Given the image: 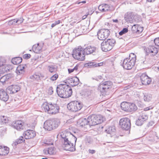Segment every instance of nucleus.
I'll return each mask as SVG.
<instances>
[{"instance_id": "20", "label": "nucleus", "mask_w": 159, "mask_h": 159, "mask_svg": "<svg viewBox=\"0 0 159 159\" xmlns=\"http://www.w3.org/2000/svg\"><path fill=\"white\" fill-rule=\"evenodd\" d=\"M2 66L0 67V71L2 73L7 72L12 70V66L10 65H4L3 64H2Z\"/></svg>"}, {"instance_id": "59", "label": "nucleus", "mask_w": 159, "mask_h": 159, "mask_svg": "<svg viewBox=\"0 0 159 159\" xmlns=\"http://www.w3.org/2000/svg\"><path fill=\"white\" fill-rule=\"evenodd\" d=\"M89 153H91V154H94L96 152V151L95 150H91V149H89Z\"/></svg>"}, {"instance_id": "30", "label": "nucleus", "mask_w": 159, "mask_h": 159, "mask_svg": "<svg viewBox=\"0 0 159 159\" xmlns=\"http://www.w3.org/2000/svg\"><path fill=\"white\" fill-rule=\"evenodd\" d=\"M44 76L43 75L39 73H37L34 74L31 77V78L37 81H39L40 80V78H43Z\"/></svg>"}, {"instance_id": "57", "label": "nucleus", "mask_w": 159, "mask_h": 159, "mask_svg": "<svg viewBox=\"0 0 159 159\" xmlns=\"http://www.w3.org/2000/svg\"><path fill=\"white\" fill-rule=\"evenodd\" d=\"M92 143V140L90 138H88L87 139L86 143H87L90 144Z\"/></svg>"}, {"instance_id": "62", "label": "nucleus", "mask_w": 159, "mask_h": 159, "mask_svg": "<svg viewBox=\"0 0 159 159\" xmlns=\"http://www.w3.org/2000/svg\"><path fill=\"white\" fill-rule=\"evenodd\" d=\"M68 72H69V73H70L73 72L74 71V70L73 69H68Z\"/></svg>"}, {"instance_id": "11", "label": "nucleus", "mask_w": 159, "mask_h": 159, "mask_svg": "<svg viewBox=\"0 0 159 159\" xmlns=\"http://www.w3.org/2000/svg\"><path fill=\"white\" fill-rule=\"evenodd\" d=\"M135 64L133 61L130 60L129 59L125 58L123 60L122 66L124 69L126 70H130L134 66Z\"/></svg>"}, {"instance_id": "19", "label": "nucleus", "mask_w": 159, "mask_h": 159, "mask_svg": "<svg viewBox=\"0 0 159 159\" xmlns=\"http://www.w3.org/2000/svg\"><path fill=\"white\" fill-rule=\"evenodd\" d=\"M43 47V45L42 44L38 43L33 46L32 49L35 53H38L42 52Z\"/></svg>"}, {"instance_id": "49", "label": "nucleus", "mask_w": 159, "mask_h": 159, "mask_svg": "<svg viewBox=\"0 0 159 159\" xmlns=\"http://www.w3.org/2000/svg\"><path fill=\"white\" fill-rule=\"evenodd\" d=\"M81 28L80 29L79 28H77L74 30L73 32L76 33V34L77 35V36L80 35L81 34H80V33H79L78 32H80V31L81 30Z\"/></svg>"}, {"instance_id": "35", "label": "nucleus", "mask_w": 159, "mask_h": 159, "mask_svg": "<svg viewBox=\"0 0 159 159\" xmlns=\"http://www.w3.org/2000/svg\"><path fill=\"white\" fill-rule=\"evenodd\" d=\"M143 98L145 102H149L152 99V96L150 94L147 93H143Z\"/></svg>"}, {"instance_id": "24", "label": "nucleus", "mask_w": 159, "mask_h": 159, "mask_svg": "<svg viewBox=\"0 0 159 159\" xmlns=\"http://www.w3.org/2000/svg\"><path fill=\"white\" fill-rule=\"evenodd\" d=\"M103 62H100L98 63H96L95 62H90L85 64V67H89V68H92L97 67H100L102 66Z\"/></svg>"}, {"instance_id": "18", "label": "nucleus", "mask_w": 159, "mask_h": 159, "mask_svg": "<svg viewBox=\"0 0 159 159\" xmlns=\"http://www.w3.org/2000/svg\"><path fill=\"white\" fill-rule=\"evenodd\" d=\"M9 96L3 89L0 90V99L4 102L7 101L9 99Z\"/></svg>"}, {"instance_id": "56", "label": "nucleus", "mask_w": 159, "mask_h": 159, "mask_svg": "<svg viewBox=\"0 0 159 159\" xmlns=\"http://www.w3.org/2000/svg\"><path fill=\"white\" fill-rule=\"evenodd\" d=\"M103 4H102L101 5H100L99 6V7H98V9L99 10V11H100L103 12V10L104 9V8H103Z\"/></svg>"}, {"instance_id": "40", "label": "nucleus", "mask_w": 159, "mask_h": 159, "mask_svg": "<svg viewBox=\"0 0 159 159\" xmlns=\"http://www.w3.org/2000/svg\"><path fill=\"white\" fill-rule=\"evenodd\" d=\"M131 61H133V62L135 63L136 60V56L134 53H131L129 56V59Z\"/></svg>"}, {"instance_id": "39", "label": "nucleus", "mask_w": 159, "mask_h": 159, "mask_svg": "<svg viewBox=\"0 0 159 159\" xmlns=\"http://www.w3.org/2000/svg\"><path fill=\"white\" fill-rule=\"evenodd\" d=\"M91 94V90L89 89H85L83 92V95L85 98L89 97Z\"/></svg>"}, {"instance_id": "12", "label": "nucleus", "mask_w": 159, "mask_h": 159, "mask_svg": "<svg viewBox=\"0 0 159 159\" xmlns=\"http://www.w3.org/2000/svg\"><path fill=\"white\" fill-rule=\"evenodd\" d=\"M12 125L13 127L18 130L20 131L25 128L24 123L20 120L13 122Z\"/></svg>"}, {"instance_id": "61", "label": "nucleus", "mask_w": 159, "mask_h": 159, "mask_svg": "<svg viewBox=\"0 0 159 159\" xmlns=\"http://www.w3.org/2000/svg\"><path fill=\"white\" fill-rule=\"evenodd\" d=\"M15 20H16V19H15L13 20H11L10 21H9V22L11 23L12 24H15L16 23H16V21H15Z\"/></svg>"}, {"instance_id": "33", "label": "nucleus", "mask_w": 159, "mask_h": 159, "mask_svg": "<svg viewBox=\"0 0 159 159\" xmlns=\"http://www.w3.org/2000/svg\"><path fill=\"white\" fill-rule=\"evenodd\" d=\"M88 120H89V125L90 126H94L96 125V123L94 121L93 115H91L89 116Z\"/></svg>"}, {"instance_id": "13", "label": "nucleus", "mask_w": 159, "mask_h": 159, "mask_svg": "<svg viewBox=\"0 0 159 159\" xmlns=\"http://www.w3.org/2000/svg\"><path fill=\"white\" fill-rule=\"evenodd\" d=\"M23 136L25 139H33L36 136L35 132L31 129H28L24 131Z\"/></svg>"}, {"instance_id": "8", "label": "nucleus", "mask_w": 159, "mask_h": 159, "mask_svg": "<svg viewBox=\"0 0 159 159\" xmlns=\"http://www.w3.org/2000/svg\"><path fill=\"white\" fill-rule=\"evenodd\" d=\"M120 127L126 131L129 130L131 128L130 120L128 118L125 117L121 119L119 121Z\"/></svg>"}, {"instance_id": "21", "label": "nucleus", "mask_w": 159, "mask_h": 159, "mask_svg": "<svg viewBox=\"0 0 159 159\" xmlns=\"http://www.w3.org/2000/svg\"><path fill=\"white\" fill-rule=\"evenodd\" d=\"M133 15L132 13L128 12L126 13L124 16V19L127 22L132 23L133 22Z\"/></svg>"}, {"instance_id": "55", "label": "nucleus", "mask_w": 159, "mask_h": 159, "mask_svg": "<svg viewBox=\"0 0 159 159\" xmlns=\"http://www.w3.org/2000/svg\"><path fill=\"white\" fill-rule=\"evenodd\" d=\"M138 25H134L132 28V30L136 32V29L138 27H138Z\"/></svg>"}, {"instance_id": "4", "label": "nucleus", "mask_w": 159, "mask_h": 159, "mask_svg": "<svg viewBox=\"0 0 159 159\" xmlns=\"http://www.w3.org/2000/svg\"><path fill=\"white\" fill-rule=\"evenodd\" d=\"M60 124V121L56 119H52L46 121L44 123L43 128L45 130L51 131L57 128Z\"/></svg>"}, {"instance_id": "26", "label": "nucleus", "mask_w": 159, "mask_h": 159, "mask_svg": "<svg viewBox=\"0 0 159 159\" xmlns=\"http://www.w3.org/2000/svg\"><path fill=\"white\" fill-rule=\"evenodd\" d=\"M94 117V120L96 125L101 124L103 121V118L101 115H93Z\"/></svg>"}, {"instance_id": "3", "label": "nucleus", "mask_w": 159, "mask_h": 159, "mask_svg": "<svg viewBox=\"0 0 159 159\" xmlns=\"http://www.w3.org/2000/svg\"><path fill=\"white\" fill-rule=\"evenodd\" d=\"M42 107L44 108V110L46 112L50 114H55L59 112V107L57 104L44 103Z\"/></svg>"}, {"instance_id": "48", "label": "nucleus", "mask_w": 159, "mask_h": 159, "mask_svg": "<svg viewBox=\"0 0 159 159\" xmlns=\"http://www.w3.org/2000/svg\"><path fill=\"white\" fill-rule=\"evenodd\" d=\"M54 148L50 147L48 148V153L50 155L53 154L54 153Z\"/></svg>"}, {"instance_id": "7", "label": "nucleus", "mask_w": 159, "mask_h": 159, "mask_svg": "<svg viewBox=\"0 0 159 159\" xmlns=\"http://www.w3.org/2000/svg\"><path fill=\"white\" fill-rule=\"evenodd\" d=\"M82 107V103L78 101L71 102L67 106L68 109L73 112H76L80 110Z\"/></svg>"}, {"instance_id": "63", "label": "nucleus", "mask_w": 159, "mask_h": 159, "mask_svg": "<svg viewBox=\"0 0 159 159\" xmlns=\"http://www.w3.org/2000/svg\"><path fill=\"white\" fill-rule=\"evenodd\" d=\"M154 124V122L153 121H151L149 122L148 125L149 126H152Z\"/></svg>"}, {"instance_id": "43", "label": "nucleus", "mask_w": 159, "mask_h": 159, "mask_svg": "<svg viewBox=\"0 0 159 159\" xmlns=\"http://www.w3.org/2000/svg\"><path fill=\"white\" fill-rule=\"evenodd\" d=\"M145 122L144 120L138 117L136 121V124L138 126H141Z\"/></svg>"}, {"instance_id": "41", "label": "nucleus", "mask_w": 159, "mask_h": 159, "mask_svg": "<svg viewBox=\"0 0 159 159\" xmlns=\"http://www.w3.org/2000/svg\"><path fill=\"white\" fill-rule=\"evenodd\" d=\"M103 12H106L110 10V6L106 4H103Z\"/></svg>"}, {"instance_id": "22", "label": "nucleus", "mask_w": 159, "mask_h": 159, "mask_svg": "<svg viewBox=\"0 0 159 159\" xmlns=\"http://www.w3.org/2000/svg\"><path fill=\"white\" fill-rule=\"evenodd\" d=\"M12 77H13V75L12 74L10 73L8 74L1 78L0 79V82L2 84H4L7 81H8Z\"/></svg>"}, {"instance_id": "31", "label": "nucleus", "mask_w": 159, "mask_h": 159, "mask_svg": "<svg viewBox=\"0 0 159 159\" xmlns=\"http://www.w3.org/2000/svg\"><path fill=\"white\" fill-rule=\"evenodd\" d=\"M79 122L80 123V126H82L86 125H89L88 118L87 119L82 118L79 120Z\"/></svg>"}, {"instance_id": "23", "label": "nucleus", "mask_w": 159, "mask_h": 159, "mask_svg": "<svg viewBox=\"0 0 159 159\" xmlns=\"http://www.w3.org/2000/svg\"><path fill=\"white\" fill-rule=\"evenodd\" d=\"M158 52L157 48L154 46H149L146 50V52L148 53H152L153 55H155Z\"/></svg>"}, {"instance_id": "27", "label": "nucleus", "mask_w": 159, "mask_h": 159, "mask_svg": "<svg viewBox=\"0 0 159 159\" xmlns=\"http://www.w3.org/2000/svg\"><path fill=\"white\" fill-rule=\"evenodd\" d=\"M116 131L115 126H110L105 130L106 132L110 134V136L112 137V134H114Z\"/></svg>"}, {"instance_id": "42", "label": "nucleus", "mask_w": 159, "mask_h": 159, "mask_svg": "<svg viewBox=\"0 0 159 159\" xmlns=\"http://www.w3.org/2000/svg\"><path fill=\"white\" fill-rule=\"evenodd\" d=\"M145 122L144 120L138 117L136 121V124L138 126H141Z\"/></svg>"}, {"instance_id": "38", "label": "nucleus", "mask_w": 159, "mask_h": 159, "mask_svg": "<svg viewBox=\"0 0 159 159\" xmlns=\"http://www.w3.org/2000/svg\"><path fill=\"white\" fill-rule=\"evenodd\" d=\"M57 67L54 65H50L48 66V69L51 73L53 72L57 71Z\"/></svg>"}, {"instance_id": "6", "label": "nucleus", "mask_w": 159, "mask_h": 159, "mask_svg": "<svg viewBox=\"0 0 159 159\" xmlns=\"http://www.w3.org/2000/svg\"><path fill=\"white\" fill-rule=\"evenodd\" d=\"M116 41L113 39H108L103 41L101 44V49L104 52H107L111 50L115 45Z\"/></svg>"}, {"instance_id": "53", "label": "nucleus", "mask_w": 159, "mask_h": 159, "mask_svg": "<svg viewBox=\"0 0 159 159\" xmlns=\"http://www.w3.org/2000/svg\"><path fill=\"white\" fill-rule=\"evenodd\" d=\"M24 19L21 18H20V19L17 20H15V21H16V23L18 22V24H20L22 23L23 22Z\"/></svg>"}, {"instance_id": "64", "label": "nucleus", "mask_w": 159, "mask_h": 159, "mask_svg": "<svg viewBox=\"0 0 159 159\" xmlns=\"http://www.w3.org/2000/svg\"><path fill=\"white\" fill-rule=\"evenodd\" d=\"M60 22H61L60 20H59L57 21H56L55 22V25H57V24H59L60 23Z\"/></svg>"}, {"instance_id": "50", "label": "nucleus", "mask_w": 159, "mask_h": 159, "mask_svg": "<svg viewBox=\"0 0 159 159\" xmlns=\"http://www.w3.org/2000/svg\"><path fill=\"white\" fill-rule=\"evenodd\" d=\"M137 27L136 29V32L138 33H140L143 31V29L139 25Z\"/></svg>"}, {"instance_id": "36", "label": "nucleus", "mask_w": 159, "mask_h": 159, "mask_svg": "<svg viewBox=\"0 0 159 159\" xmlns=\"http://www.w3.org/2000/svg\"><path fill=\"white\" fill-rule=\"evenodd\" d=\"M138 117L146 122L148 118V116L144 111H143L142 112Z\"/></svg>"}, {"instance_id": "54", "label": "nucleus", "mask_w": 159, "mask_h": 159, "mask_svg": "<svg viewBox=\"0 0 159 159\" xmlns=\"http://www.w3.org/2000/svg\"><path fill=\"white\" fill-rule=\"evenodd\" d=\"M154 42L155 44L159 46V37L155 39L154 40Z\"/></svg>"}, {"instance_id": "47", "label": "nucleus", "mask_w": 159, "mask_h": 159, "mask_svg": "<svg viewBox=\"0 0 159 159\" xmlns=\"http://www.w3.org/2000/svg\"><path fill=\"white\" fill-rule=\"evenodd\" d=\"M58 74H56L53 75L50 78L51 80L54 81L56 80L58 78Z\"/></svg>"}, {"instance_id": "60", "label": "nucleus", "mask_w": 159, "mask_h": 159, "mask_svg": "<svg viewBox=\"0 0 159 159\" xmlns=\"http://www.w3.org/2000/svg\"><path fill=\"white\" fill-rule=\"evenodd\" d=\"M150 107H147L145 108L144 109V111H142V112L144 111L146 113V112L145 111L149 110L151 109V108H150Z\"/></svg>"}, {"instance_id": "16", "label": "nucleus", "mask_w": 159, "mask_h": 159, "mask_svg": "<svg viewBox=\"0 0 159 159\" xmlns=\"http://www.w3.org/2000/svg\"><path fill=\"white\" fill-rule=\"evenodd\" d=\"M96 51V48L94 47H92L90 46H87L85 48H83V52L85 54L89 55L95 53Z\"/></svg>"}, {"instance_id": "17", "label": "nucleus", "mask_w": 159, "mask_h": 159, "mask_svg": "<svg viewBox=\"0 0 159 159\" xmlns=\"http://www.w3.org/2000/svg\"><path fill=\"white\" fill-rule=\"evenodd\" d=\"M25 66L23 65H20L18 66L16 71L17 75L23 76L25 74Z\"/></svg>"}, {"instance_id": "15", "label": "nucleus", "mask_w": 159, "mask_h": 159, "mask_svg": "<svg viewBox=\"0 0 159 159\" xmlns=\"http://www.w3.org/2000/svg\"><path fill=\"white\" fill-rule=\"evenodd\" d=\"M140 79L143 84L147 85L150 84L151 79L146 74H143L140 76Z\"/></svg>"}, {"instance_id": "1", "label": "nucleus", "mask_w": 159, "mask_h": 159, "mask_svg": "<svg viewBox=\"0 0 159 159\" xmlns=\"http://www.w3.org/2000/svg\"><path fill=\"white\" fill-rule=\"evenodd\" d=\"M61 141L62 142V147L66 151L71 152L75 150V146L72 142H75V144L77 140L76 138L69 131L66 130L62 132L60 134Z\"/></svg>"}, {"instance_id": "46", "label": "nucleus", "mask_w": 159, "mask_h": 159, "mask_svg": "<svg viewBox=\"0 0 159 159\" xmlns=\"http://www.w3.org/2000/svg\"><path fill=\"white\" fill-rule=\"evenodd\" d=\"M1 122L3 123H6L8 121V119L6 116H2L1 117Z\"/></svg>"}, {"instance_id": "28", "label": "nucleus", "mask_w": 159, "mask_h": 159, "mask_svg": "<svg viewBox=\"0 0 159 159\" xmlns=\"http://www.w3.org/2000/svg\"><path fill=\"white\" fill-rule=\"evenodd\" d=\"M25 141V140L24 139L23 137L21 136L17 139L15 141L13 142L12 143V145L13 146H16L18 144L24 142Z\"/></svg>"}, {"instance_id": "58", "label": "nucleus", "mask_w": 159, "mask_h": 159, "mask_svg": "<svg viewBox=\"0 0 159 159\" xmlns=\"http://www.w3.org/2000/svg\"><path fill=\"white\" fill-rule=\"evenodd\" d=\"M48 92L49 93H50L51 94H52L53 92V89L52 87L51 86L49 87L48 89Z\"/></svg>"}, {"instance_id": "34", "label": "nucleus", "mask_w": 159, "mask_h": 159, "mask_svg": "<svg viewBox=\"0 0 159 159\" xmlns=\"http://www.w3.org/2000/svg\"><path fill=\"white\" fill-rule=\"evenodd\" d=\"M129 105L128 110L129 112L135 111L137 109L136 106L133 103H129Z\"/></svg>"}, {"instance_id": "9", "label": "nucleus", "mask_w": 159, "mask_h": 159, "mask_svg": "<svg viewBox=\"0 0 159 159\" xmlns=\"http://www.w3.org/2000/svg\"><path fill=\"white\" fill-rule=\"evenodd\" d=\"M112 84V83L111 81H106L101 83L98 89L101 93L106 92L111 88Z\"/></svg>"}, {"instance_id": "10", "label": "nucleus", "mask_w": 159, "mask_h": 159, "mask_svg": "<svg viewBox=\"0 0 159 159\" xmlns=\"http://www.w3.org/2000/svg\"><path fill=\"white\" fill-rule=\"evenodd\" d=\"M110 34V31L107 29H102L98 32V36L100 40H105Z\"/></svg>"}, {"instance_id": "25", "label": "nucleus", "mask_w": 159, "mask_h": 159, "mask_svg": "<svg viewBox=\"0 0 159 159\" xmlns=\"http://www.w3.org/2000/svg\"><path fill=\"white\" fill-rule=\"evenodd\" d=\"M9 148L7 147H2L0 146V155H7L9 152Z\"/></svg>"}, {"instance_id": "51", "label": "nucleus", "mask_w": 159, "mask_h": 159, "mask_svg": "<svg viewBox=\"0 0 159 159\" xmlns=\"http://www.w3.org/2000/svg\"><path fill=\"white\" fill-rule=\"evenodd\" d=\"M103 78L102 76L101 75H98L95 77H92V79L93 80H95L97 81H98L99 80H101Z\"/></svg>"}, {"instance_id": "37", "label": "nucleus", "mask_w": 159, "mask_h": 159, "mask_svg": "<svg viewBox=\"0 0 159 159\" xmlns=\"http://www.w3.org/2000/svg\"><path fill=\"white\" fill-rule=\"evenodd\" d=\"M79 79L76 77H73V80L72 84H71V86L74 87L77 85L79 84Z\"/></svg>"}, {"instance_id": "14", "label": "nucleus", "mask_w": 159, "mask_h": 159, "mask_svg": "<svg viewBox=\"0 0 159 159\" xmlns=\"http://www.w3.org/2000/svg\"><path fill=\"white\" fill-rule=\"evenodd\" d=\"M20 87L17 85H12L6 89L7 92L10 94L15 93L20 90Z\"/></svg>"}, {"instance_id": "32", "label": "nucleus", "mask_w": 159, "mask_h": 159, "mask_svg": "<svg viewBox=\"0 0 159 159\" xmlns=\"http://www.w3.org/2000/svg\"><path fill=\"white\" fill-rule=\"evenodd\" d=\"M22 59L21 57H16L12 59L11 62L14 65H17L20 63L22 62Z\"/></svg>"}, {"instance_id": "29", "label": "nucleus", "mask_w": 159, "mask_h": 159, "mask_svg": "<svg viewBox=\"0 0 159 159\" xmlns=\"http://www.w3.org/2000/svg\"><path fill=\"white\" fill-rule=\"evenodd\" d=\"M129 106V102H122L120 105L121 109L126 111H128V107Z\"/></svg>"}, {"instance_id": "45", "label": "nucleus", "mask_w": 159, "mask_h": 159, "mask_svg": "<svg viewBox=\"0 0 159 159\" xmlns=\"http://www.w3.org/2000/svg\"><path fill=\"white\" fill-rule=\"evenodd\" d=\"M128 31V28H124L121 31L119 32V34L121 36L123 34L127 33Z\"/></svg>"}, {"instance_id": "5", "label": "nucleus", "mask_w": 159, "mask_h": 159, "mask_svg": "<svg viewBox=\"0 0 159 159\" xmlns=\"http://www.w3.org/2000/svg\"><path fill=\"white\" fill-rule=\"evenodd\" d=\"M83 52V48L81 46L75 48L73 51V57L75 59L79 61H84L85 59V55Z\"/></svg>"}, {"instance_id": "44", "label": "nucleus", "mask_w": 159, "mask_h": 159, "mask_svg": "<svg viewBox=\"0 0 159 159\" xmlns=\"http://www.w3.org/2000/svg\"><path fill=\"white\" fill-rule=\"evenodd\" d=\"M72 80L73 77H69L65 80L63 82L66 84H70L71 85V84H72Z\"/></svg>"}, {"instance_id": "2", "label": "nucleus", "mask_w": 159, "mask_h": 159, "mask_svg": "<svg viewBox=\"0 0 159 159\" xmlns=\"http://www.w3.org/2000/svg\"><path fill=\"white\" fill-rule=\"evenodd\" d=\"M56 92L58 95L62 98L70 97L72 93L71 88L68 84H61L57 86Z\"/></svg>"}, {"instance_id": "52", "label": "nucleus", "mask_w": 159, "mask_h": 159, "mask_svg": "<svg viewBox=\"0 0 159 159\" xmlns=\"http://www.w3.org/2000/svg\"><path fill=\"white\" fill-rule=\"evenodd\" d=\"M31 55L30 54H26L23 55V57L26 59H28L30 57Z\"/></svg>"}]
</instances>
